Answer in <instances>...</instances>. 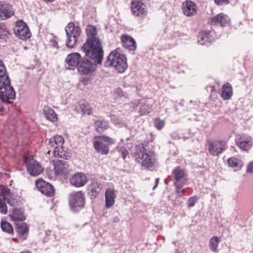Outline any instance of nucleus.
Instances as JSON below:
<instances>
[{"label":"nucleus","instance_id":"nucleus-14","mask_svg":"<svg viewBox=\"0 0 253 253\" xmlns=\"http://www.w3.org/2000/svg\"><path fill=\"white\" fill-rule=\"evenodd\" d=\"M36 185L42 194L50 197L54 195L55 190L50 183L40 179L36 181Z\"/></svg>","mask_w":253,"mask_h":253},{"label":"nucleus","instance_id":"nucleus-43","mask_svg":"<svg viewBox=\"0 0 253 253\" xmlns=\"http://www.w3.org/2000/svg\"><path fill=\"white\" fill-rule=\"evenodd\" d=\"M214 2L218 5H221L223 3L228 4L229 0H214Z\"/></svg>","mask_w":253,"mask_h":253},{"label":"nucleus","instance_id":"nucleus-41","mask_svg":"<svg viewBox=\"0 0 253 253\" xmlns=\"http://www.w3.org/2000/svg\"><path fill=\"white\" fill-rule=\"evenodd\" d=\"M198 200V198L197 196H196L191 197L190 198H189L187 202L188 207H193L195 205V203L197 202Z\"/></svg>","mask_w":253,"mask_h":253},{"label":"nucleus","instance_id":"nucleus-47","mask_svg":"<svg viewBox=\"0 0 253 253\" xmlns=\"http://www.w3.org/2000/svg\"><path fill=\"white\" fill-rule=\"evenodd\" d=\"M159 182V178H157L155 180V185L153 188V190L155 189V188L157 187Z\"/></svg>","mask_w":253,"mask_h":253},{"label":"nucleus","instance_id":"nucleus-16","mask_svg":"<svg viewBox=\"0 0 253 253\" xmlns=\"http://www.w3.org/2000/svg\"><path fill=\"white\" fill-rule=\"evenodd\" d=\"M87 181V178L83 172L75 173L70 179L71 184L76 187H81L84 186Z\"/></svg>","mask_w":253,"mask_h":253},{"label":"nucleus","instance_id":"nucleus-19","mask_svg":"<svg viewBox=\"0 0 253 253\" xmlns=\"http://www.w3.org/2000/svg\"><path fill=\"white\" fill-rule=\"evenodd\" d=\"M230 21L229 17L226 14L220 13L211 19V23L213 25H220L222 27L227 26Z\"/></svg>","mask_w":253,"mask_h":253},{"label":"nucleus","instance_id":"nucleus-18","mask_svg":"<svg viewBox=\"0 0 253 253\" xmlns=\"http://www.w3.org/2000/svg\"><path fill=\"white\" fill-rule=\"evenodd\" d=\"M182 9L183 14L190 17L195 15L197 12V6L192 1L186 0L182 3Z\"/></svg>","mask_w":253,"mask_h":253},{"label":"nucleus","instance_id":"nucleus-13","mask_svg":"<svg viewBox=\"0 0 253 253\" xmlns=\"http://www.w3.org/2000/svg\"><path fill=\"white\" fill-rule=\"evenodd\" d=\"M82 58L81 55L77 52L68 54L65 59V63L67 65L66 68L70 70L77 69L78 64H79Z\"/></svg>","mask_w":253,"mask_h":253},{"label":"nucleus","instance_id":"nucleus-6","mask_svg":"<svg viewBox=\"0 0 253 253\" xmlns=\"http://www.w3.org/2000/svg\"><path fill=\"white\" fill-rule=\"evenodd\" d=\"M66 34V45L67 47L73 48L76 46L78 38L81 34V29L78 26H75L73 22H70L65 27Z\"/></svg>","mask_w":253,"mask_h":253},{"label":"nucleus","instance_id":"nucleus-15","mask_svg":"<svg viewBox=\"0 0 253 253\" xmlns=\"http://www.w3.org/2000/svg\"><path fill=\"white\" fill-rule=\"evenodd\" d=\"M14 11L11 5L7 2L0 1V20H4L12 16Z\"/></svg>","mask_w":253,"mask_h":253},{"label":"nucleus","instance_id":"nucleus-28","mask_svg":"<svg viewBox=\"0 0 253 253\" xmlns=\"http://www.w3.org/2000/svg\"><path fill=\"white\" fill-rule=\"evenodd\" d=\"M64 139L61 135H55L49 139V145L54 148L62 146Z\"/></svg>","mask_w":253,"mask_h":253},{"label":"nucleus","instance_id":"nucleus-11","mask_svg":"<svg viewBox=\"0 0 253 253\" xmlns=\"http://www.w3.org/2000/svg\"><path fill=\"white\" fill-rule=\"evenodd\" d=\"M235 141L241 149L245 151L250 149L252 146V138L247 134H237Z\"/></svg>","mask_w":253,"mask_h":253},{"label":"nucleus","instance_id":"nucleus-24","mask_svg":"<svg viewBox=\"0 0 253 253\" xmlns=\"http://www.w3.org/2000/svg\"><path fill=\"white\" fill-rule=\"evenodd\" d=\"M116 195L113 189H108L105 192V205L107 208L111 207L115 203Z\"/></svg>","mask_w":253,"mask_h":253},{"label":"nucleus","instance_id":"nucleus-32","mask_svg":"<svg viewBox=\"0 0 253 253\" xmlns=\"http://www.w3.org/2000/svg\"><path fill=\"white\" fill-rule=\"evenodd\" d=\"M228 164L230 167L236 168L237 169H241L243 166V163L242 161L233 157L228 160Z\"/></svg>","mask_w":253,"mask_h":253},{"label":"nucleus","instance_id":"nucleus-26","mask_svg":"<svg viewBox=\"0 0 253 253\" xmlns=\"http://www.w3.org/2000/svg\"><path fill=\"white\" fill-rule=\"evenodd\" d=\"M10 217L13 221H21L26 219V216L24 213V211L21 209H15L10 214Z\"/></svg>","mask_w":253,"mask_h":253},{"label":"nucleus","instance_id":"nucleus-39","mask_svg":"<svg viewBox=\"0 0 253 253\" xmlns=\"http://www.w3.org/2000/svg\"><path fill=\"white\" fill-rule=\"evenodd\" d=\"M98 140L100 142H106L109 143L110 144H114L115 142V140L109 137H108L105 135H102L98 137Z\"/></svg>","mask_w":253,"mask_h":253},{"label":"nucleus","instance_id":"nucleus-50","mask_svg":"<svg viewBox=\"0 0 253 253\" xmlns=\"http://www.w3.org/2000/svg\"><path fill=\"white\" fill-rule=\"evenodd\" d=\"M21 253H31L27 251V252H21Z\"/></svg>","mask_w":253,"mask_h":253},{"label":"nucleus","instance_id":"nucleus-49","mask_svg":"<svg viewBox=\"0 0 253 253\" xmlns=\"http://www.w3.org/2000/svg\"><path fill=\"white\" fill-rule=\"evenodd\" d=\"M119 220V219L118 217H116L114 219V222H118Z\"/></svg>","mask_w":253,"mask_h":253},{"label":"nucleus","instance_id":"nucleus-25","mask_svg":"<svg viewBox=\"0 0 253 253\" xmlns=\"http://www.w3.org/2000/svg\"><path fill=\"white\" fill-rule=\"evenodd\" d=\"M233 95V90L231 85L227 83L222 87L221 96L224 100L229 99Z\"/></svg>","mask_w":253,"mask_h":253},{"label":"nucleus","instance_id":"nucleus-51","mask_svg":"<svg viewBox=\"0 0 253 253\" xmlns=\"http://www.w3.org/2000/svg\"><path fill=\"white\" fill-rule=\"evenodd\" d=\"M126 140H129V138H126Z\"/></svg>","mask_w":253,"mask_h":253},{"label":"nucleus","instance_id":"nucleus-23","mask_svg":"<svg viewBox=\"0 0 253 253\" xmlns=\"http://www.w3.org/2000/svg\"><path fill=\"white\" fill-rule=\"evenodd\" d=\"M213 41L212 36L210 32L202 31L198 36V42L202 45H209Z\"/></svg>","mask_w":253,"mask_h":253},{"label":"nucleus","instance_id":"nucleus-31","mask_svg":"<svg viewBox=\"0 0 253 253\" xmlns=\"http://www.w3.org/2000/svg\"><path fill=\"white\" fill-rule=\"evenodd\" d=\"M94 126L98 132H103L109 127L108 122L105 120H98L95 122Z\"/></svg>","mask_w":253,"mask_h":253},{"label":"nucleus","instance_id":"nucleus-3","mask_svg":"<svg viewBox=\"0 0 253 253\" xmlns=\"http://www.w3.org/2000/svg\"><path fill=\"white\" fill-rule=\"evenodd\" d=\"M134 157L136 161L141 164V169L151 171L154 169L156 163L155 155L154 152L148 151L144 144L135 146Z\"/></svg>","mask_w":253,"mask_h":253},{"label":"nucleus","instance_id":"nucleus-20","mask_svg":"<svg viewBox=\"0 0 253 253\" xmlns=\"http://www.w3.org/2000/svg\"><path fill=\"white\" fill-rule=\"evenodd\" d=\"M75 110L82 114L90 115L92 113V108L89 103L85 100H81L75 105Z\"/></svg>","mask_w":253,"mask_h":253},{"label":"nucleus","instance_id":"nucleus-34","mask_svg":"<svg viewBox=\"0 0 253 253\" xmlns=\"http://www.w3.org/2000/svg\"><path fill=\"white\" fill-rule=\"evenodd\" d=\"M16 229L19 236H23L28 231V227L25 223H17L16 224Z\"/></svg>","mask_w":253,"mask_h":253},{"label":"nucleus","instance_id":"nucleus-22","mask_svg":"<svg viewBox=\"0 0 253 253\" xmlns=\"http://www.w3.org/2000/svg\"><path fill=\"white\" fill-rule=\"evenodd\" d=\"M54 170L58 174H64L68 172L69 165L65 161L58 160L54 163Z\"/></svg>","mask_w":253,"mask_h":253},{"label":"nucleus","instance_id":"nucleus-37","mask_svg":"<svg viewBox=\"0 0 253 253\" xmlns=\"http://www.w3.org/2000/svg\"><path fill=\"white\" fill-rule=\"evenodd\" d=\"M92 187L89 194L91 199H94L97 196L99 192V188L97 183H93Z\"/></svg>","mask_w":253,"mask_h":253},{"label":"nucleus","instance_id":"nucleus-4","mask_svg":"<svg viewBox=\"0 0 253 253\" xmlns=\"http://www.w3.org/2000/svg\"><path fill=\"white\" fill-rule=\"evenodd\" d=\"M116 49L110 52L104 63L106 67H113L119 73H124L127 68L126 56Z\"/></svg>","mask_w":253,"mask_h":253},{"label":"nucleus","instance_id":"nucleus-9","mask_svg":"<svg viewBox=\"0 0 253 253\" xmlns=\"http://www.w3.org/2000/svg\"><path fill=\"white\" fill-rule=\"evenodd\" d=\"M26 163L27 169L29 174L32 176H37L41 174L43 171V169L40 163L34 160H29L25 158Z\"/></svg>","mask_w":253,"mask_h":253},{"label":"nucleus","instance_id":"nucleus-1","mask_svg":"<svg viewBox=\"0 0 253 253\" xmlns=\"http://www.w3.org/2000/svg\"><path fill=\"white\" fill-rule=\"evenodd\" d=\"M85 33L87 39L82 50L87 58H82L77 70L81 75H91L96 71L97 65L102 64L104 52L101 42L97 36L96 28L89 25Z\"/></svg>","mask_w":253,"mask_h":253},{"label":"nucleus","instance_id":"nucleus-40","mask_svg":"<svg viewBox=\"0 0 253 253\" xmlns=\"http://www.w3.org/2000/svg\"><path fill=\"white\" fill-rule=\"evenodd\" d=\"M165 125V122L164 121L160 120V119H157L155 121V127L160 130Z\"/></svg>","mask_w":253,"mask_h":253},{"label":"nucleus","instance_id":"nucleus-36","mask_svg":"<svg viewBox=\"0 0 253 253\" xmlns=\"http://www.w3.org/2000/svg\"><path fill=\"white\" fill-rule=\"evenodd\" d=\"M117 149L118 151L121 153L123 159L125 160L126 157L128 154V150L124 147V142L123 139H121V141L119 143Z\"/></svg>","mask_w":253,"mask_h":253},{"label":"nucleus","instance_id":"nucleus-42","mask_svg":"<svg viewBox=\"0 0 253 253\" xmlns=\"http://www.w3.org/2000/svg\"><path fill=\"white\" fill-rule=\"evenodd\" d=\"M114 94H115V95L116 96V97H118V98H121L124 96V92L120 88L117 89L115 90Z\"/></svg>","mask_w":253,"mask_h":253},{"label":"nucleus","instance_id":"nucleus-10","mask_svg":"<svg viewBox=\"0 0 253 253\" xmlns=\"http://www.w3.org/2000/svg\"><path fill=\"white\" fill-rule=\"evenodd\" d=\"M174 177V185L179 188L180 186H183L185 184L187 174L186 171L180 167H177L172 171Z\"/></svg>","mask_w":253,"mask_h":253},{"label":"nucleus","instance_id":"nucleus-45","mask_svg":"<svg viewBox=\"0 0 253 253\" xmlns=\"http://www.w3.org/2000/svg\"><path fill=\"white\" fill-rule=\"evenodd\" d=\"M247 172L253 173V162L250 163L247 169Z\"/></svg>","mask_w":253,"mask_h":253},{"label":"nucleus","instance_id":"nucleus-8","mask_svg":"<svg viewBox=\"0 0 253 253\" xmlns=\"http://www.w3.org/2000/svg\"><path fill=\"white\" fill-rule=\"evenodd\" d=\"M14 31L15 36L22 40H27L31 36V33L27 24L22 21L16 23Z\"/></svg>","mask_w":253,"mask_h":253},{"label":"nucleus","instance_id":"nucleus-33","mask_svg":"<svg viewBox=\"0 0 253 253\" xmlns=\"http://www.w3.org/2000/svg\"><path fill=\"white\" fill-rule=\"evenodd\" d=\"M220 242V238L217 236L212 237L209 241V247L211 251L215 252Z\"/></svg>","mask_w":253,"mask_h":253},{"label":"nucleus","instance_id":"nucleus-48","mask_svg":"<svg viewBox=\"0 0 253 253\" xmlns=\"http://www.w3.org/2000/svg\"><path fill=\"white\" fill-rule=\"evenodd\" d=\"M42 0L44 1H45V2H52L54 0Z\"/></svg>","mask_w":253,"mask_h":253},{"label":"nucleus","instance_id":"nucleus-29","mask_svg":"<svg viewBox=\"0 0 253 253\" xmlns=\"http://www.w3.org/2000/svg\"><path fill=\"white\" fill-rule=\"evenodd\" d=\"M93 145L95 149L102 154L106 155L108 153L109 148L108 146L104 144L102 142L97 140L95 141Z\"/></svg>","mask_w":253,"mask_h":253},{"label":"nucleus","instance_id":"nucleus-35","mask_svg":"<svg viewBox=\"0 0 253 253\" xmlns=\"http://www.w3.org/2000/svg\"><path fill=\"white\" fill-rule=\"evenodd\" d=\"M0 227L2 231L11 234L13 233V227L10 223L7 221H1Z\"/></svg>","mask_w":253,"mask_h":253},{"label":"nucleus","instance_id":"nucleus-21","mask_svg":"<svg viewBox=\"0 0 253 253\" xmlns=\"http://www.w3.org/2000/svg\"><path fill=\"white\" fill-rule=\"evenodd\" d=\"M121 42L123 46L130 51H134L136 48L135 40L127 35H124L121 37Z\"/></svg>","mask_w":253,"mask_h":253},{"label":"nucleus","instance_id":"nucleus-12","mask_svg":"<svg viewBox=\"0 0 253 253\" xmlns=\"http://www.w3.org/2000/svg\"><path fill=\"white\" fill-rule=\"evenodd\" d=\"M226 143L224 141H214L209 143L208 149L211 155L217 156L221 154L226 148Z\"/></svg>","mask_w":253,"mask_h":253},{"label":"nucleus","instance_id":"nucleus-27","mask_svg":"<svg viewBox=\"0 0 253 253\" xmlns=\"http://www.w3.org/2000/svg\"><path fill=\"white\" fill-rule=\"evenodd\" d=\"M43 113L47 120L55 122L58 119V116L54 111L51 108L46 106L43 108Z\"/></svg>","mask_w":253,"mask_h":253},{"label":"nucleus","instance_id":"nucleus-17","mask_svg":"<svg viewBox=\"0 0 253 253\" xmlns=\"http://www.w3.org/2000/svg\"><path fill=\"white\" fill-rule=\"evenodd\" d=\"M131 10L133 14L137 16H142L146 13V5L141 0H134L131 2Z\"/></svg>","mask_w":253,"mask_h":253},{"label":"nucleus","instance_id":"nucleus-30","mask_svg":"<svg viewBox=\"0 0 253 253\" xmlns=\"http://www.w3.org/2000/svg\"><path fill=\"white\" fill-rule=\"evenodd\" d=\"M53 155L55 157L63 158L65 160H67L70 157L69 153L64 151L62 146L54 148Z\"/></svg>","mask_w":253,"mask_h":253},{"label":"nucleus","instance_id":"nucleus-44","mask_svg":"<svg viewBox=\"0 0 253 253\" xmlns=\"http://www.w3.org/2000/svg\"><path fill=\"white\" fill-rule=\"evenodd\" d=\"M176 188V193L178 194V196L179 197H181L182 196V193L184 192L185 190L182 189L181 190V188L183 186H180L179 188L177 186H175Z\"/></svg>","mask_w":253,"mask_h":253},{"label":"nucleus","instance_id":"nucleus-46","mask_svg":"<svg viewBox=\"0 0 253 253\" xmlns=\"http://www.w3.org/2000/svg\"><path fill=\"white\" fill-rule=\"evenodd\" d=\"M131 104L132 105V107L133 108H135L139 104V100H135L134 102H131Z\"/></svg>","mask_w":253,"mask_h":253},{"label":"nucleus","instance_id":"nucleus-38","mask_svg":"<svg viewBox=\"0 0 253 253\" xmlns=\"http://www.w3.org/2000/svg\"><path fill=\"white\" fill-rule=\"evenodd\" d=\"M151 110V107L146 104H144L140 106L139 113L141 115H145L150 112Z\"/></svg>","mask_w":253,"mask_h":253},{"label":"nucleus","instance_id":"nucleus-2","mask_svg":"<svg viewBox=\"0 0 253 253\" xmlns=\"http://www.w3.org/2000/svg\"><path fill=\"white\" fill-rule=\"evenodd\" d=\"M0 98L3 102L12 103L15 98V92L10 84V80L5 66L0 60Z\"/></svg>","mask_w":253,"mask_h":253},{"label":"nucleus","instance_id":"nucleus-5","mask_svg":"<svg viewBox=\"0 0 253 253\" xmlns=\"http://www.w3.org/2000/svg\"><path fill=\"white\" fill-rule=\"evenodd\" d=\"M0 193L3 199L0 198V212L3 214L7 212V206L5 202L11 206H14L17 203V195L12 193L7 187L0 185Z\"/></svg>","mask_w":253,"mask_h":253},{"label":"nucleus","instance_id":"nucleus-7","mask_svg":"<svg viewBox=\"0 0 253 253\" xmlns=\"http://www.w3.org/2000/svg\"><path fill=\"white\" fill-rule=\"evenodd\" d=\"M69 204L71 210L75 212L84 208L85 205L84 193L81 191L71 193L69 195Z\"/></svg>","mask_w":253,"mask_h":253}]
</instances>
